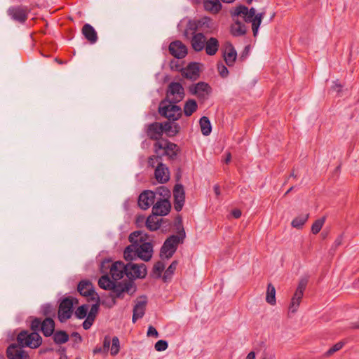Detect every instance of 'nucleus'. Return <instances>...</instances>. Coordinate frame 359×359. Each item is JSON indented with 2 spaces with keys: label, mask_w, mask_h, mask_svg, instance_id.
Returning <instances> with one entry per match:
<instances>
[{
  "label": "nucleus",
  "mask_w": 359,
  "mask_h": 359,
  "mask_svg": "<svg viewBox=\"0 0 359 359\" xmlns=\"http://www.w3.org/2000/svg\"><path fill=\"white\" fill-rule=\"evenodd\" d=\"M249 10L250 9L247 6L244 5H239L231 9L230 11V13L233 20H235V18L238 19V18L244 20L248 13L249 12Z\"/></svg>",
  "instance_id": "2f4dec72"
},
{
  "label": "nucleus",
  "mask_w": 359,
  "mask_h": 359,
  "mask_svg": "<svg viewBox=\"0 0 359 359\" xmlns=\"http://www.w3.org/2000/svg\"><path fill=\"white\" fill-rule=\"evenodd\" d=\"M217 70L219 75L223 78H226L229 75V70L222 62L217 64Z\"/></svg>",
  "instance_id": "6e6d98bb"
},
{
  "label": "nucleus",
  "mask_w": 359,
  "mask_h": 359,
  "mask_svg": "<svg viewBox=\"0 0 359 359\" xmlns=\"http://www.w3.org/2000/svg\"><path fill=\"white\" fill-rule=\"evenodd\" d=\"M147 334L148 337H154L156 338L158 337V331L151 325L149 327Z\"/></svg>",
  "instance_id": "13d9d810"
},
{
  "label": "nucleus",
  "mask_w": 359,
  "mask_h": 359,
  "mask_svg": "<svg viewBox=\"0 0 359 359\" xmlns=\"http://www.w3.org/2000/svg\"><path fill=\"white\" fill-rule=\"evenodd\" d=\"M128 271L126 276L130 279L129 281H133L137 278H144L147 274V270L144 264H135L130 261L127 264Z\"/></svg>",
  "instance_id": "9d476101"
},
{
  "label": "nucleus",
  "mask_w": 359,
  "mask_h": 359,
  "mask_svg": "<svg viewBox=\"0 0 359 359\" xmlns=\"http://www.w3.org/2000/svg\"><path fill=\"white\" fill-rule=\"evenodd\" d=\"M255 12V8L252 7L250 8L249 12L243 20L247 23H252V29L254 36H257L262 20L264 16V12L257 14H256Z\"/></svg>",
  "instance_id": "9b49d317"
},
{
  "label": "nucleus",
  "mask_w": 359,
  "mask_h": 359,
  "mask_svg": "<svg viewBox=\"0 0 359 359\" xmlns=\"http://www.w3.org/2000/svg\"><path fill=\"white\" fill-rule=\"evenodd\" d=\"M210 86L204 82H198L189 87V92L199 98H204L209 92Z\"/></svg>",
  "instance_id": "5701e85b"
},
{
  "label": "nucleus",
  "mask_w": 359,
  "mask_h": 359,
  "mask_svg": "<svg viewBox=\"0 0 359 359\" xmlns=\"http://www.w3.org/2000/svg\"><path fill=\"white\" fill-rule=\"evenodd\" d=\"M344 346V343L340 341L335 344L332 347H331L328 351H327L325 353V355L328 357L332 355L337 351H339Z\"/></svg>",
  "instance_id": "864d4df0"
},
{
  "label": "nucleus",
  "mask_w": 359,
  "mask_h": 359,
  "mask_svg": "<svg viewBox=\"0 0 359 359\" xmlns=\"http://www.w3.org/2000/svg\"><path fill=\"white\" fill-rule=\"evenodd\" d=\"M198 108L196 100L193 99H189L184 104V113L186 116H190L192 114L196 111Z\"/></svg>",
  "instance_id": "58836bf2"
},
{
  "label": "nucleus",
  "mask_w": 359,
  "mask_h": 359,
  "mask_svg": "<svg viewBox=\"0 0 359 359\" xmlns=\"http://www.w3.org/2000/svg\"><path fill=\"white\" fill-rule=\"evenodd\" d=\"M159 163H162V156L160 154V153L156 154V155L151 156L148 158V165L151 168L156 167Z\"/></svg>",
  "instance_id": "8fccbe9b"
},
{
  "label": "nucleus",
  "mask_w": 359,
  "mask_h": 359,
  "mask_svg": "<svg viewBox=\"0 0 359 359\" xmlns=\"http://www.w3.org/2000/svg\"><path fill=\"white\" fill-rule=\"evenodd\" d=\"M146 133L149 139L159 141L163 134L162 123L154 122L148 124L146 126Z\"/></svg>",
  "instance_id": "dca6fc26"
},
{
  "label": "nucleus",
  "mask_w": 359,
  "mask_h": 359,
  "mask_svg": "<svg viewBox=\"0 0 359 359\" xmlns=\"http://www.w3.org/2000/svg\"><path fill=\"white\" fill-rule=\"evenodd\" d=\"M111 293L110 297L112 299H122L124 297V293H127L132 295L136 291V287L133 281H125V282H115L113 287L111 289Z\"/></svg>",
  "instance_id": "423d86ee"
},
{
  "label": "nucleus",
  "mask_w": 359,
  "mask_h": 359,
  "mask_svg": "<svg viewBox=\"0 0 359 359\" xmlns=\"http://www.w3.org/2000/svg\"><path fill=\"white\" fill-rule=\"evenodd\" d=\"M332 88L337 91V93H339L341 91L342 86L340 83H338L337 81L334 82V85L332 86Z\"/></svg>",
  "instance_id": "e2e57ef3"
},
{
  "label": "nucleus",
  "mask_w": 359,
  "mask_h": 359,
  "mask_svg": "<svg viewBox=\"0 0 359 359\" xmlns=\"http://www.w3.org/2000/svg\"><path fill=\"white\" fill-rule=\"evenodd\" d=\"M41 313L47 317L55 316V309L51 304H45L41 307Z\"/></svg>",
  "instance_id": "49530a36"
},
{
  "label": "nucleus",
  "mask_w": 359,
  "mask_h": 359,
  "mask_svg": "<svg viewBox=\"0 0 359 359\" xmlns=\"http://www.w3.org/2000/svg\"><path fill=\"white\" fill-rule=\"evenodd\" d=\"M168 50L170 53L177 59H182L187 55V48L180 41H175L170 43Z\"/></svg>",
  "instance_id": "a211bd4d"
},
{
  "label": "nucleus",
  "mask_w": 359,
  "mask_h": 359,
  "mask_svg": "<svg viewBox=\"0 0 359 359\" xmlns=\"http://www.w3.org/2000/svg\"><path fill=\"white\" fill-rule=\"evenodd\" d=\"M275 353L269 348L262 344L257 351H250L245 359H274Z\"/></svg>",
  "instance_id": "4468645a"
},
{
  "label": "nucleus",
  "mask_w": 359,
  "mask_h": 359,
  "mask_svg": "<svg viewBox=\"0 0 359 359\" xmlns=\"http://www.w3.org/2000/svg\"><path fill=\"white\" fill-rule=\"evenodd\" d=\"M145 218L143 215H139L136 218V224L140 226L143 223H145Z\"/></svg>",
  "instance_id": "0e129e2a"
},
{
  "label": "nucleus",
  "mask_w": 359,
  "mask_h": 359,
  "mask_svg": "<svg viewBox=\"0 0 359 359\" xmlns=\"http://www.w3.org/2000/svg\"><path fill=\"white\" fill-rule=\"evenodd\" d=\"M156 200V195L153 191L145 190L138 197V205L142 210H146L154 205Z\"/></svg>",
  "instance_id": "2eb2a0df"
},
{
  "label": "nucleus",
  "mask_w": 359,
  "mask_h": 359,
  "mask_svg": "<svg viewBox=\"0 0 359 359\" xmlns=\"http://www.w3.org/2000/svg\"><path fill=\"white\" fill-rule=\"evenodd\" d=\"M162 126H163V133H165L168 137L175 136L180 128L178 123H171L170 121L162 122Z\"/></svg>",
  "instance_id": "c85d7f7f"
},
{
  "label": "nucleus",
  "mask_w": 359,
  "mask_h": 359,
  "mask_svg": "<svg viewBox=\"0 0 359 359\" xmlns=\"http://www.w3.org/2000/svg\"><path fill=\"white\" fill-rule=\"evenodd\" d=\"M343 234L339 235L334 241L333 245L332 247V250H335L337 248H338L339 245H341L343 241Z\"/></svg>",
  "instance_id": "bf43d9fd"
},
{
  "label": "nucleus",
  "mask_w": 359,
  "mask_h": 359,
  "mask_svg": "<svg viewBox=\"0 0 359 359\" xmlns=\"http://www.w3.org/2000/svg\"><path fill=\"white\" fill-rule=\"evenodd\" d=\"M231 215L234 218H239L241 216V211L239 209H234L231 211Z\"/></svg>",
  "instance_id": "69168bd1"
},
{
  "label": "nucleus",
  "mask_w": 359,
  "mask_h": 359,
  "mask_svg": "<svg viewBox=\"0 0 359 359\" xmlns=\"http://www.w3.org/2000/svg\"><path fill=\"white\" fill-rule=\"evenodd\" d=\"M162 221L163 219L158 218V216L152 213L147 218L145 225L149 230L154 231L160 228Z\"/></svg>",
  "instance_id": "c756f323"
},
{
  "label": "nucleus",
  "mask_w": 359,
  "mask_h": 359,
  "mask_svg": "<svg viewBox=\"0 0 359 359\" xmlns=\"http://www.w3.org/2000/svg\"><path fill=\"white\" fill-rule=\"evenodd\" d=\"M17 341L20 346L31 348H36L42 344V338L37 331L22 330L18 334Z\"/></svg>",
  "instance_id": "20e7f679"
},
{
  "label": "nucleus",
  "mask_w": 359,
  "mask_h": 359,
  "mask_svg": "<svg viewBox=\"0 0 359 359\" xmlns=\"http://www.w3.org/2000/svg\"><path fill=\"white\" fill-rule=\"evenodd\" d=\"M266 301L271 305H275L276 302V289L271 283L268 284L267 286Z\"/></svg>",
  "instance_id": "79ce46f5"
},
{
  "label": "nucleus",
  "mask_w": 359,
  "mask_h": 359,
  "mask_svg": "<svg viewBox=\"0 0 359 359\" xmlns=\"http://www.w3.org/2000/svg\"><path fill=\"white\" fill-rule=\"evenodd\" d=\"M303 295H304V293H302L300 291L299 292L295 291V292L292 298L290 306H289L290 312L294 313L297 311L299 306L300 304L301 300L303 297Z\"/></svg>",
  "instance_id": "f704fd0d"
},
{
  "label": "nucleus",
  "mask_w": 359,
  "mask_h": 359,
  "mask_svg": "<svg viewBox=\"0 0 359 359\" xmlns=\"http://www.w3.org/2000/svg\"><path fill=\"white\" fill-rule=\"evenodd\" d=\"M227 48V52L224 53V59L225 60L226 64L230 67L233 65L236 60L237 52L231 43L229 44Z\"/></svg>",
  "instance_id": "473e14b6"
},
{
  "label": "nucleus",
  "mask_w": 359,
  "mask_h": 359,
  "mask_svg": "<svg viewBox=\"0 0 359 359\" xmlns=\"http://www.w3.org/2000/svg\"><path fill=\"white\" fill-rule=\"evenodd\" d=\"M29 9L25 6H15L10 7L8 11V15L15 21L24 23L28 16Z\"/></svg>",
  "instance_id": "f8f14e48"
},
{
  "label": "nucleus",
  "mask_w": 359,
  "mask_h": 359,
  "mask_svg": "<svg viewBox=\"0 0 359 359\" xmlns=\"http://www.w3.org/2000/svg\"><path fill=\"white\" fill-rule=\"evenodd\" d=\"M199 124L202 134L205 136L209 135L212 131V126L209 118L206 116L201 117Z\"/></svg>",
  "instance_id": "e433bc0d"
},
{
  "label": "nucleus",
  "mask_w": 359,
  "mask_h": 359,
  "mask_svg": "<svg viewBox=\"0 0 359 359\" xmlns=\"http://www.w3.org/2000/svg\"><path fill=\"white\" fill-rule=\"evenodd\" d=\"M94 320L86 317V319L83 323V327L84 330H88L93 325Z\"/></svg>",
  "instance_id": "052dcab7"
},
{
  "label": "nucleus",
  "mask_w": 359,
  "mask_h": 359,
  "mask_svg": "<svg viewBox=\"0 0 359 359\" xmlns=\"http://www.w3.org/2000/svg\"><path fill=\"white\" fill-rule=\"evenodd\" d=\"M154 149L156 154H158L160 150H163L164 152L161 155L162 156H167L170 160H175L178 153L177 145L167 140L156 142L154 144Z\"/></svg>",
  "instance_id": "6e6552de"
},
{
  "label": "nucleus",
  "mask_w": 359,
  "mask_h": 359,
  "mask_svg": "<svg viewBox=\"0 0 359 359\" xmlns=\"http://www.w3.org/2000/svg\"><path fill=\"white\" fill-rule=\"evenodd\" d=\"M127 264L122 262H116L111 264L110 273L114 280L117 281L121 279L124 275L126 276Z\"/></svg>",
  "instance_id": "412c9836"
},
{
  "label": "nucleus",
  "mask_w": 359,
  "mask_h": 359,
  "mask_svg": "<svg viewBox=\"0 0 359 359\" xmlns=\"http://www.w3.org/2000/svg\"><path fill=\"white\" fill-rule=\"evenodd\" d=\"M30 327L33 331H41L45 337H50L55 330V322L50 317H46L43 320L35 318L32 320Z\"/></svg>",
  "instance_id": "39448f33"
},
{
  "label": "nucleus",
  "mask_w": 359,
  "mask_h": 359,
  "mask_svg": "<svg viewBox=\"0 0 359 359\" xmlns=\"http://www.w3.org/2000/svg\"><path fill=\"white\" fill-rule=\"evenodd\" d=\"M74 299L70 297L64 298L60 303L57 318L60 323H65L73 314Z\"/></svg>",
  "instance_id": "1a4fd4ad"
},
{
  "label": "nucleus",
  "mask_w": 359,
  "mask_h": 359,
  "mask_svg": "<svg viewBox=\"0 0 359 359\" xmlns=\"http://www.w3.org/2000/svg\"><path fill=\"white\" fill-rule=\"evenodd\" d=\"M233 21H234V23L231 25V28H230L231 34L233 36H241L245 34V33H246L245 25L241 21H239L238 19L235 18V20H233Z\"/></svg>",
  "instance_id": "7c9ffc66"
},
{
  "label": "nucleus",
  "mask_w": 359,
  "mask_h": 359,
  "mask_svg": "<svg viewBox=\"0 0 359 359\" xmlns=\"http://www.w3.org/2000/svg\"><path fill=\"white\" fill-rule=\"evenodd\" d=\"M15 344H11L6 349L8 359H29L28 354Z\"/></svg>",
  "instance_id": "aec40b11"
},
{
  "label": "nucleus",
  "mask_w": 359,
  "mask_h": 359,
  "mask_svg": "<svg viewBox=\"0 0 359 359\" xmlns=\"http://www.w3.org/2000/svg\"><path fill=\"white\" fill-rule=\"evenodd\" d=\"M100 301L96 300V303L93 304L90 311H88L87 317L95 320L96 315L99 310Z\"/></svg>",
  "instance_id": "3c124183"
},
{
  "label": "nucleus",
  "mask_w": 359,
  "mask_h": 359,
  "mask_svg": "<svg viewBox=\"0 0 359 359\" xmlns=\"http://www.w3.org/2000/svg\"><path fill=\"white\" fill-rule=\"evenodd\" d=\"M176 104L167 100H161L158 110L159 114L170 121H177L182 116V111L181 107Z\"/></svg>",
  "instance_id": "7ed1b4c3"
},
{
  "label": "nucleus",
  "mask_w": 359,
  "mask_h": 359,
  "mask_svg": "<svg viewBox=\"0 0 359 359\" xmlns=\"http://www.w3.org/2000/svg\"><path fill=\"white\" fill-rule=\"evenodd\" d=\"M184 89L182 85L179 82H171L168 86L165 97L163 100L179 103L184 99Z\"/></svg>",
  "instance_id": "0eeeda50"
},
{
  "label": "nucleus",
  "mask_w": 359,
  "mask_h": 359,
  "mask_svg": "<svg viewBox=\"0 0 359 359\" xmlns=\"http://www.w3.org/2000/svg\"><path fill=\"white\" fill-rule=\"evenodd\" d=\"M82 34L90 43H95L97 41V34L94 27L90 24H85L82 28Z\"/></svg>",
  "instance_id": "cd10ccee"
},
{
  "label": "nucleus",
  "mask_w": 359,
  "mask_h": 359,
  "mask_svg": "<svg viewBox=\"0 0 359 359\" xmlns=\"http://www.w3.org/2000/svg\"><path fill=\"white\" fill-rule=\"evenodd\" d=\"M170 209L171 204L169 200H156L152 207V213L156 216H165L170 212Z\"/></svg>",
  "instance_id": "6ab92c4d"
},
{
  "label": "nucleus",
  "mask_w": 359,
  "mask_h": 359,
  "mask_svg": "<svg viewBox=\"0 0 359 359\" xmlns=\"http://www.w3.org/2000/svg\"><path fill=\"white\" fill-rule=\"evenodd\" d=\"M204 50L208 55H215L219 50V43L217 39L210 37L206 39Z\"/></svg>",
  "instance_id": "bb28decb"
},
{
  "label": "nucleus",
  "mask_w": 359,
  "mask_h": 359,
  "mask_svg": "<svg viewBox=\"0 0 359 359\" xmlns=\"http://www.w3.org/2000/svg\"><path fill=\"white\" fill-rule=\"evenodd\" d=\"M130 245L123 252V257L127 261H133L139 258L149 262L153 255L154 249L149 236L142 231H135L129 236Z\"/></svg>",
  "instance_id": "f257e3e1"
},
{
  "label": "nucleus",
  "mask_w": 359,
  "mask_h": 359,
  "mask_svg": "<svg viewBox=\"0 0 359 359\" xmlns=\"http://www.w3.org/2000/svg\"><path fill=\"white\" fill-rule=\"evenodd\" d=\"M174 208L177 212L182 210L185 201V192L182 184H176L173 189Z\"/></svg>",
  "instance_id": "f3484780"
},
{
  "label": "nucleus",
  "mask_w": 359,
  "mask_h": 359,
  "mask_svg": "<svg viewBox=\"0 0 359 359\" xmlns=\"http://www.w3.org/2000/svg\"><path fill=\"white\" fill-rule=\"evenodd\" d=\"M207 38L201 32L194 33L191 39V44L192 48L196 52H201L204 50L205 47V44L206 42Z\"/></svg>",
  "instance_id": "b1692460"
},
{
  "label": "nucleus",
  "mask_w": 359,
  "mask_h": 359,
  "mask_svg": "<svg viewBox=\"0 0 359 359\" xmlns=\"http://www.w3.org/2000/svg\"><path fill=\"white\" fill-rule=\"evenodd\" d=\"M147 300L146 297H143L142 300H138L133 308V318L132 321L133 323H135L138 319L142 318L144 313L146 310V305H147Z\"/></svg>",
  "instance_id": "393cba45"
},
{
  "label": "nucleus",
  "mask_w": 359,
  "mask_h": 359,
  "mask_svg": "<svg viewBox=\"0 0 359 359\" xmlns=\"http://www.w3.org/2000/svg\"><path fill=\"white\" fill-rule=\"evenodd\" d=\"M182 75L191 80L195 81L199 77V66L196 62H191L184 69Z\"/></svg>",
  "instance_id": "a878e982"
},
{
  "label": "nucleus",
  "mask_w": 359,
  "mask_h": 359,
  "mask_svg": "<svg viewBox=\"0 0 359 359\" xmlns=\"http://www.w3.org/2000/svg\"><path fill=\"white\" fill-rule=\"evenodd\" d=\"M165 269V265L161 262H157L153 267L151 276L155 278H158L161 276V273Z\"/></svg>",
  "instance_id": "c03bdc74"
},
{
  "label": "nucleus",
  "mask_w": 359,
  "mask_h": 359,
  "mask_svg": "<svg viewBox=\"0 0 359 359\" xmlns=\"http://www.w3.org/2000/svg\"><path fill=\"white\" fill-rule=\"evenodd\" d=\"M177 262L176 261H173L168 268L165 270L163 278L164 281H167V280L170 279L174 271L177 268Z\"/></svg>",
  "instance_id": "09e8293b"
},
{
  "label": "nucleus",
  "mask_w": 359,
  "mask_h": 359,
  "mask_svg": "<svg viewBox=\"0 0 359 359\" xmlns=\"http://www.w3.org/2000/svg\"><path fill=\"white\" fill-rule=\"evenodd\" d=\"M154 177L158 182L161 184L166 183L170 180V171L166 165L159 163L156 165L154 170Z\"/></svg>",
  "instance_id": "4be33fe9"
},
{
  "label": "nucleus",
  "mask_w": 359,
  "mask_h": 359,
  "mask_svg": "<svg viewBox=\"0 0 359 359\" xmlns=\"http://www.w3.org/2000/svg\"><path fill=\"white\" fill-rule=\"evenodd\" d=\"M53 340L57 344H62L69 341V335L65 331H56L53 332Z\"/></svg>",
  "instance_id": "a19ab883"
},
{
  "label": "nucleus",
  "mask_w": 359,
  "mask_h": 359,
  "mask_svg": "<svg viewBox=\"0 0 359 359\" xmlns=\"http://www.w3.org/2000/svg\"><path fill=\"white\" fill-rule=\"evenodd\" d=\"M111 339L109 337H105L103 341V348L104 351H108L110 346Z\"/></svg>",
  "instance_id": "680f3d73"
},
{
  "label": "nucleus",
  "mask_w": 359,
  "mask_h": 359,
  "mask_svg": "<svg viewBox=\"0 0 359 359\" xmlns=\"http://www.w3.org/2000/svg\"><path fill=\"white\" fill-rule=\"evenodd\" d=\"M204 8L212 13H217L222 9V4L219 0H205L203 1Z\"/></svg>",
  "instance_id": "72a5a7b5"
},
{
  "label": "nucleus",
  "mask_w": 359,
  "mask_h": 359,
  "mask_svg": "<svg viewBox=\"0 0 359 359\" xmlns=\"http://www.w3.org/2000/svg\"><path fill=\"white\" fill-rule=\"evenodd\" d=\"M78 292L83 297H90L92 300L100 301V297L95 292L92 283L88 280H81L77 287Z\"/></svg>",
  "instance_id": "ddd939ff"
},
{
  "label": "nucleus",
  "mask_w": 359,
  "mask_h": 359,
  "mask_svg": "<svg viewBox=\"0 0 359 359\" xmlns=\"http://www.w3.org/2000/svg\"><path fill=\"white\" fill-rule=\"evenodd\" d=\"M185 238V231L182 229L178 235H172L168 237L162 245L160 251L161 258L169 259L176 252L177 245L182 243Z\"/></svg>",
  "instance_id": "f03ea898"
},
{
  "label": "nucleus",
  "mask_w": 359,
  "mask_h": 359,
  "mask_svg": "<svg viewBox=\"0 0 359 359\" xmlns=\"http://www.w3.org/2000/svg\"><path fill=\"white\" fill-rule=\"evenodd\" d=\"M306 285H307V280L305 278L302 279L299 281V285L295 291H297V292L300 291L302 293H304L305 288L306 287Z\"/></svg>",
  "instance_id": "4d7b16f0"
},
{
  "label": "nucleus",
  "mask_w": 359,
  "mask_h": 359,
  "mask_svg": "<svg viewBox=\"0 0 359 359\" xmlns=\"http://www.w3.org/2000/svg\"><path fill=\"white\" fill-rule=\"evenodd\" d=\"M325 222V217H323L314 222L311 226V231L313 234H317L321 230L324 223Z\"/></svg>",
  "instance_id": "de8ad7c7"
},
{
  "label": "nucleus",
  "mask_w": 359,
  "mask_h": 359,
  "mask_svg": "<svg viewBox=\"0 0 359 359\" xmlns=\"http://www.w3.org/2000/svg\"><path fill=\"white\" fill-rule=\"evenodd\" d=\"M89 306L88 304H83L79 306L74 312L75 316L78 319H83L87 317Z\"/></svg>",
  "instance_id": "a18cd8bd"
},
{
  "label": "nucleus",
  "mask_w": 359,
  "mask_h": 359,
  "mask_svg": "<svg viewBox=\"0 0 359 359\" xmlns=\"http://www.w3.org/2000/svg\"><path fill=\"white\" fill-rule=\"evenodd\" d=\"M119 339L117 337H114L111 339V354L116 355L119 351Z\"/></svg>",
  "instance_id": "603ef678"
},
{
  "label": "nucleus",
  "mask_w": 359,
  "mask_h": 359,
  "mask_svg": "<svg viewBox=\"0 0 359 359\" xmlns=\"http://www.w3.org/2000/svg\"><path fill=\"white\" fill-rule=\"evenodd\" d=\"M168 347V344L166 341L161 339L158 340L154 346L155 349L157 351H165Z\"/></svg>",
  "instance_id": "5fc2aeb1"
},
{
  "label": "nucleus",
  "mask_w": 359,
  "mask_h": 359,
  "mask_svg": "<svg viewBox=\"0 0 359 359\" xmlns=\"http://www.w3.org/2000/svg\"><path fill=\"white\" fill-rule=\"evenodd\" d=\"M214 191L217 196H219L220 194L219 187L218 185H215Z\"/></svg>",
  "instance_id": "338daca9"
},
{
  "label": "nucleus",
  "mask_w": 359,
  "mask_h": 359,
  "mask_svg": "<svg viewBox=\"0 0 359 359\" xmlns=\"http://www.w3.org/2000/svg\"><path fill=\"white\" fill-rule=\"evenodd\" d=\"M303 295H304V293H302L300 291L299 292L295 291V292L292 298L290 306H289L290 312L294 313L297 311L299 306L300 304L301 300L303 297Z\"/></svg>",
  "instance_id": "c9c22d12"
},
{
  "label": "nucleus",
  "mask_w": 359,
  "mask_h": 359,
  "mask_svg": "<svg viewBox=\"0 0 359 359\" xmlns=\"http://www.w3.org/2000/svg\"><path fill=\"white\" fill-rule=\"evenodd\" d=\"M153 193L155 194L156 200H160V199L169 200V198L170 197V190L164 186H161V187L156 188L155 191H153Z\"/></svg>",
  "instance_id": "4c0bfd02"
},
{
  "label": "nucleus",
  "mask_w": 359,
  "mask_h": 359,
  "mask_svg": "<svg viewBox=\"0 0 359 359\" xmlns=\"http://www.w3.org/2000/svg\"><path fill=\"white\" fill-rule=\"evenodd\" d=\"M102 351V348L101 347H97L95 348L94 350H93V353L94 354H96V353H100Z\"/></svg>",
  "instance_id": "774afa93"
},
{
  "label": "nucleus",
  "mask_w": 359,
  "mask_h": 359,
  "mask_svg": "<svg viewBox=\"0 0 359 359\" xmlns=\"http://www.w3.org/2000/svg\"><path fill=\"white\" fill-rule=\"evenodd\" d=\"M115 282L111 280L107 275H104L100 278L98 285L103 290H111Z\"/></svg>",
  "instance_id": "ea45409f"
},
{
  "label": "nucleus",
  "mask_w": 359,
  "mask_h": 359,
  "mask_svg": "<svg viewBox=\"0 0 359 359\" xmlns=\"http://www.w3.org/2000/svg\"><path fill=\"white\" fill-rule=\"evenodd\" d=\"M309 218V214H302L295 217L291 223V225L297 229H301Z\"/></svg>",
  "instance_id": "37998d69"
}]
</instances>
